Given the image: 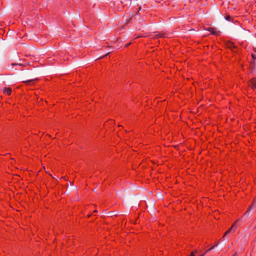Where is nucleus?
Returning a JSON list of instances; mask_svg holds the SVG:
<instances>
[{
	"mask_svg": "<svg viewBox=\"0 0 256 256\" xmlns=\"http://www.w3.org/2000/svg\"><path fill=\"white\" fill-rule=\"evenodd\" d=\"M36 80V79H33V80H22V82H25L26 84H28L30 82H31L32 81L34 80Z\"/></svg>",
	"mask_w": 256,
	"mask_h": 256,
	"instance_id": "6e6552de",
	"label": "nucleus"
},
{
	"mask_svg": "<svg viewBox=\"0 0 256 256\" xmlns=\"http://www.w3.org/2000/svg\"><path fill=\"white\" fill-rule=\"evenodd\" d=\"M110 54V52H108L107 54H105L104 56H103L102 57H105L107 55H108V54Z\"/></svg>",
	"mask_w": 256,
	"mask_h": 256,
	"instance_id": "a211bd4d",
	"label": "nucleus"
},
{
	"mask_svg": "<svg viewBox=\"0 0 256 256\" xmlns=\"http://www.w3.org/2000/svg\"><path fill=\"white\" fill-rule=\"evenodd\" d=\"M252 209V206H250L248 209V212L250 210H251Z\"/></svg>",
	"mask_w": 256,
	"mask_h": 256,
	"instance_id": "4468645a",
	"label": "nucleus"
},
{
	"mask_svg": "<svg viewBox=\"0 0 256 256\" xmlns=\"http://www.w3.org/2000/svg\"><path fill=\"white\" fill-rule=\"evenodd\" d=\"M226 46L228 48L232 50V48H235V46L234 45V44L231 42H228L227 44H226Z\"/></svg>",
	"mask_w": 256,
	"mask_h": 256,
	"instance_id": "423d86ee",
	"label": "nucleus"
},
{
	"mask_svg": "<svg viewBox=\"0 0 256 256\" xmlns=\"http://www.w3.org/2000/svg\"><path fill=\"white\" fill-rule=\"evenodd\" d=\"M249 214L248 212V211L247 210L244 214V217H248V216Z\"/></svg>",
	"mask_w": 256,
	"mask_h": 256,
	"instance_id": "9b49d317",
	"label": "nucleus"
},
{
	"mask_svg": "<svg viewBox=\"0 0 256 256\" xmlns=\"http://www.w3.org/2000/svg\"><path fill=\"white\" fill-rule=\"evenodd\" d=\"M207 30L211 32L212 34H215V35H218L220 34V31H215L214 29L212 28H208L206 29Z\"/></svg>",
	"mask_w": 256,
	"mask_h": 256,
	"instance_id": "7ed1b4c3",
	"label": "nucleus"
},
{
	"mask_svg": "<svg viewBox=\"0 0 256 256\" xmlns=\"http://www.w3.org/2000/svg\"><path fill=\"white\" fill-rule=\"evenodd\" d=\"M236 256V253H235V254L233 256Z\"/></svg>",
	"mask_w": 256,
	"mask_h": 256,
	"instance_id": "6ab92c4d",
	"label": "nucleus"
},
{
	"mask_svg": "<svg viewBox=\"0 0 256 256\" xmlns=\"http://www.w3.org/2000/svg\"><path fill=\"white\" fill-rule=\"evenodd\" d=\"M110 216H112L113 212H109L108 214Z\"/></svg>",
	"mask_w": 256,
	"mask_h": 256,
	"instance_id": "2eb2a0df",
	"label": "nucleus"
},
{
	"mask_svg": "<svg viewBox=\"0 0 256 256\" xmlns=\"http://www.w3.org/2000/svg\"><path fill=\"white\" fill-rule=\"evenodd\" d=\"M218 243H217L215 246H212V247H211L210 248L208 249V250H206L204 253H203L202 254H201L200 256H204L208 252L212 250V249L214 248L216 246H218Z\"/></svg>",
	"mask_w": 256,
	"mask_h": 256,
	"instance_id": "39448f33",
	"label": "nucleus"
},
{
	"mask_svg": "<svg viewBox=\"0 0 256 256\" xmlns=\"http://www.w3.org/2000/svg\"><path fill=\"white\" fill-rule=\"evenodd\" d=\"M198 252L197 250H195L194 252H192L190 254V256H195L194 254Z\"/></svg>",
	"mask_w": 256,
	"mask_h": 256,
	"instance_id": "1a4fd4ad",
	"label": "nucleus"
},
{
	"mask_svg": "<svg viewBox=\"0 0 256 256\" xmlns=\"http://www.w3.org/2000/svg\"><path fill=\"white\" fill-rule=\"evenodd\" d=\"M130 44V43H128V44H126L125 46V47H127V46H128Z\"/></svg>",
	"mask_w": 256,
	"mask_h": 256,
	"instance_id": "f3484780",
	"label": "nucleus"
},
{
	"mask_svg": "<svg viewBox=\"0 0 256 256\" xmlns=\"http://www.w3.org/2000/svg\"><path fill=\"white\" fill-rule=\"evenodd\" d=\"M11 64H12V66H22V64H16V63H12Z\"/></svg>",
	"mask_w": 256,
	"mask_h": 256,
	"instance_id": "9d476101",
	"label": "nucleus"
},
{
	"mask_svg": "<svg viewBox=\"0 0 256 256\" xmlns=\"http://www.w3.org/2000/svg\"><path fill=\"white\" fill-rule=\"evenodd\" d=\"M256 202V198L252 202V205H254Z\"/></svg>",
	"mask_w": 256,
	"mask_h": 256,
	"instance_id": "dca6fc26",
	"label": "nucleus"
},
{
	"mask_svg": "<svg viewBox=\"0 0 256 256\" xmlns=\"http://www.w3.org/2000/svg\"><path fill=\"white\" fill-rule=\"evenodd\" d=\"M12 90L10 88H4L3 89V92L8 95H10L12 92Z\"/></svg>",
	"mask_w": 256,
	"mask_h": 256,
	"instance_id": "20e7f679",
	"label": "nucleus"
},
{
	"mask_svg": "<svg viewBox=\"0 0 256 256\" xmlns=\"http://www.w3.org/2000/svg\"><path fill=\"white\" fill-rule=\"evenodd\" d=\"M252 56L254 60H256V54H252Z\"/></svg>",
	"mask_w": 256,
	"mask_h": 256,
	"instance_id": "ddd939ff",
	"label": "nucleus"
},
{
	"mask_svg": "<svg viewBox=\"0 0 256 256\" xmlns=\"http://www.w3.org/2000/svg\"><path fill=\"white\" fill-rule=\"evenodd\" d=\"M230 16H227L226 18H225V19L227 20H230Z\"/></svg>",
	"mask_w": 256,
	"mask_h": 256,
	"instance_id": "f8f14e48",
	"label": "nucleus"
},
{
	"mask_svg": "<svg viewBox=\"0 0 256 256\" xmlns=\"http://www.w3.org/2000/svg\"><path fill=\"white\" fill-rule=\"evenodd\" d=\"M70 185L72 188L70 190V191H72V190H76V186H74L72 182H70Z\"/></svg>",
	"mask_w": 256,
	"mask_h": 256,
	"instance_id": "0eeeda50",
	"label": "nucleus"
},
{
	"mask_svg": "<svg viewBox=\"0 0 256 256\" xmlns=\"http://www.w3.org/2000/svg\"><path fill=\"white\" fill-rule=\"evenodd\" d=\"M239 220H236V222L232 225V226L228 230H226L224 236L223 238H224L226 234H230L232 231L235 232L236 228H235L236 224L238 221Z\"/></svg>",
	"mask_w": 256,
	"mask_h": 256,
	"instance_id": "f03ea898",
	"label": "nucleus"
},
{
	"mask_svg": "<svg viewBox=\"0 0 256 256\" xmlns=\"http://www.w3.org/2000/svg\"><path fill=\"white\" fill-rule=\"evenodd\" d=\"M248 86H250L252 90H256V78H254L249 81Z\"/></svg>",
	"mask_w": 256,
	"mask_h": 256,
	"instance_id": "f257e3e1",
	"label": "nucleus"
}]
</instances>
